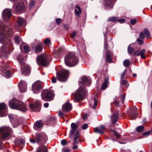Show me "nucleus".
Segmentation results:
<instances>
[{
	"label": "nucleus",
	"instance_id": "5fc2aeb1",
	"mask_svg": "<svg viewBox=\"0 0 152 152\" xmlns=\"http://www.w3.org/2000/svg\"><path fill=\"white\" fill-rule=\"evenodd\" d=\"M56 79L55 77H53L52 78L51 82L53 83H56Z\"/></svg>",
	"mask_w": 152,
	"mask_h": 152
},
{
	"label": "nucleus",
	"instance_id": "aec40b11",
	"mask_svg": "<svg viewBox=\"0 0 152 152\" xmlns=\"http://www.w3.org/2000/svg\"><path fill=\"white\" fill-rule=\"evenodd\" d=\"M5 64H4L2 65L1 66L2 67L1 70L2 71V73L4 76L7 78H9L11 77V73L10 71L7 70L5 71V69L7 68L6 66H4Z\"/></svg>",
	"mask_w": 152,
	"mask_h": 152
},
{
	"label": "nucleus",
	"instance_id": "c03bdc74",
	"mask_svg": "<svg viewBox=\"0 0 152 152\" xmlns=\"http://www.w3.org/2000/svg\"><path fill=\"white\" fill-rule=\"evenodd\" d=\"M107 84H105L104 83H103L102 86L101 87V89L102 90H105L106 89L107 86Z\"/></svg>",
	"mask_w": 152,
	"mask_h": 152
},
{
	"label": "nucleus",
	"instance_id": "0e129e2a",
	"mask_svg": "<svg viewBox=\"0 0 152 152\" xmlns=\"http://www.w3.org/2000/svg\"><path fill=\"white\" fill-rule=\"evenodd\" d=\"M44 106L45 107L47 108L49 106V104L48 103H45L44 105Z\"/></svg>",
	"mask_w": 152,
	"mask_h": 152
},
{
	"label": "nucleus",
	"instance_id": "5701e85b",
	"mask_svg": "<svg viewBox=\"0 0 152 152\" xmlns=\"http://www.w3.org/2000/svg\"><path fill=\"white\" fill-rule=\"evenodd\" d=\"M42 49V47L41 45H35L33 47V50L36 53H38L41 52Z\"/></svg>",
	"mask_w": 152,
	"mask_h": 152
},
{
	"label": "nucleus",
	"instance_id": "dca6fc26",
	"mask_svg": "<svg viewBox=\"0 0 152 152\" xmlns=\"http://www.w3.org/2000/svg\"><path fill=\"white\" fill-rule=\"evenodd\" d=\"M72 108L71 104L68 102H66L62 106V110L63 112L67 113L71 111Z\"/></svg>",
	"mask_w": 152,
	"mask_h": 152
},
{
	"label": "nucleus",
	"instance_id": "58836bf2",
	"mask_svg": "<svg viewBox=\"0 0 152 152\" xmlns=\"http://www.w3.org/2000/svg\"><path fill=\"white\" fill-rule=\"evenodd\" d=\"M23 48L25 53L28 52L30 51V48L28 46H24L23 47Z\"/></svg>",
	"mask_w": 152,
	"mask_h": 152
},
{
	"label": "nucleus",
	"instance_id": "a19ab883",
	"mask_svg": "<svg viewBox=\"0 0 152 152\" xmlns=\"http://www.w3.org/2000/svg\"><path fill=\"white\" fill-rule=\"evenodd\" d=\"M110 131L112 132H113L114 133L115 135L116 136L117 138H119L120 137V134L117 133L116 131H115L113 130H111Z\"/></svg>",
	"mask_w": 152,
	"mask_h": 152
},
{
	"label": "nucleus",
	"instance_id": "cd10ccee",
	"mask_svg": "<svg viewBox=\"0 0 152 152\" xmlns=\"http://www.w3.org/2000/svg\"><path fill=\"white\" fill-rule=\"evenodd\" d=\"M75 13L76 15L79 16L80 13H81L82 11L80 10V7L78 5H76L75 6Z\"/></svg>",
	"mask_w": 152,
	"mask_h": 152
},
{
	"label": "nucleus",
	"instance_id": "f704fd0d",
	"mask_svg": "<svg viewBox=\"0 0 152 152\" xmlns=\"http://www.w3.org/2000/svg\"><path fill=\"white\" fill-rule=\"evenodd\" d=\"M25 143V141L23 140H18L15 142V145L16 146H18V145L20 143H22L24 144Z\"/></svg>",
	"mask_w": 152,
	"mask_h": 152
},
{
	"label": "nucleus",
	"instance_id": "ea45409f",
	"mask_svg": "<svg viewBox=\"0 0 152 152\" xmlns=\"http://www.w3.org/2000/svg\"><path fill=\"white\" fill-rule=\"evenodd\" d=\"M98 104V101L96 98H95L94 103L93 107V108L94 109H95L96 106Z\"/></svg>",
	"mask_w": 152,
	"mask_h": 152
},
{
	"label": "nucleus",
	"instance_id": "7ed1b4c3",
	"mask_svg": "<svg viewBox=\"0 0 152 152\" xmlns=\"http://www.w3.org/2000/svg\"><path fill=\"white\" fill-rule=\"evenodd\" d=\"M135 44H132L130 45L128 47V54L130 55H132L134 56H140L141 58L142 59H145L146 58L145 55V50L143 49L140 52L139 51H135L134 49V46Z\"/></svg>",
	"mask_w": 152,
	"mask_h": 152
},
{
	"label": "nucleus",
	"instance_id": "4468645a",
	"mask_svg": "<svg viewBox=\"0 0 152 152\" xmlns=\"http://www.w3.org/2000/svg\"><path fill=\"white\" fill-rule=\"evenodd\" d=\"M30 67L28 66L25 64L22 66L21 69V73L23 75H26L30 73Z\"/></svg>",
	"mask_w": 152,
	"mask_h": 152
},
{
	"label": "nucleus",
	"instance_id": "a211bd4d",
	"mask_svg": "<svg viewBox=\"0 0 152 152\" xmlns=\"http://www.w3.org/2000/svg\"><path fill=\"white\" fill-rule=\"evenodd\" d=\"M80 84H85L89 86L91 84V80L89 77L84 76L82 77L81 79Z\"/></svg>",
	"mask_w": 152,
	"mask_h": 152
},
{
	"label": "nucleus",
	"instance_id": "39448f33",
	"mask_svg": "<svg viewBox=\"0 0 152 152\" xmlns=\"http://www.w3.org/2000/svg\"><path fill=\"white\" fill-rule=\"evenodd\" d=\"M86 92V89L84 86L80 87L75 93V102H78L83 99V97Z\"/></svg>",
	"mask_w": 152,
	"mask_h": 152
},
{
	"label": "nucleus",
	"instance_id": "864d4df0",
	"mask_svg": "<svg viewBox=\"0 0 152 152\" xmlns=\"http://www.w3.org/2000/svg\"><path fill=\"white\" fill-rule=\"evenodd\" d=\"M87 114L86 113L82 115V118L84 120H86L87 119Z\"/></svg>",
	"mask_w": 152,
	"mask_h": 152
},
{
	"label": "nucleus",
	"instance_id": "3c124183",
	"mask_svg": "<svg viewBox=\"0 0 152 152\" xmlns=\"http://www.w3.org/2000/svg\"><path fill=\"white\" fill-rule=\"evenodd\" d=\"M61 144L63 145H65L66 144L67 141L66 140H63L61 141Z\"/></svg>",
	"mask_w": 152,
	"mask_h": 152
},
{
	"label": "nucleus",
	"instance_id": "72a5a7b5",
	"mask_svg": "<svg viewBox=\"0 0 152 152\" xmlns=\"http://www.w3.org/2000/svg\"><path fill=\"white\" fill-rule=\"evenodd\" d=\"M144 31L147 38H149L150 35L148 31L146 28H145L144 29Z\"/></svg>",
	"mask_w": 152,
	"mask_h": 152
},
{
	"label": "nucleus",
	"instance_id": "de8ad7c7",
	"mask_svg": "<svg viewBox=\"0 0 152 152\" xmlns=\"http://www.w3.org/2000/svg\"><path fill=\"white\" fill-rule=\"evenodd\" d=\"M88 127V124H84L82 127V128L83 129H86Z\"/></svg>",
	"mask_w": 152,
	"mask_h": 152
},
{
	"label": "nucleus",
	"instance_id": "603ef678",
	"mask_svg": "<svg viewBox=\"0 0 152 152\" xmlns=\"http://www.w3.org/2000/svg\"><path fill=\"white\" fill-rule=\"evenodd\" d=\"M145 37V36L144 34L142 32H141L140 34V38L143 39H144Z\"/></svg>",
	"mask_w": 152,
	"mask_h": 152
},
{
	"label": "nucleus",
	"instance_id": "0eeeda50",
	"mask_svg": "<svg viewBox=\"0 0 152 152\" xmlns=\"http://www.w3.org/2000/svg\"><path fill=\"white\" fill-rule=\"evenodd\" d=\"M42 99L46 101H49L53 99V95L52 92L47 90H44L41 94Z\"/></svg>",
	"mask_w": 152,
	"mask_h": 152
},
{
	"label": "nucleus",
	"instance_id": "a878e982",
	"mask_svg": "<svg viewBox=\"0 0 152 152\" xmlns=\"http://www.w3.org/2000/svg\"><path fill=\"white\" fill-rule=\"evenodd\" d=\"M42 126V124L41 122L37 121L35 123L34 127L36 130H39V129Z\"/></svg>",
	"mask_w": 152,
	"mask_h": 152
},
{
	"label": "nucleus",
	"instance_id": "69168bd1",
	"mask_svg": "<svg viewBox=\"0 0 152 152\" xmlns=\"http://www.w3.org/2000/svg\"><path fill=\"white\" fill-rule=\"evenodd\" d=\"M64 28L66 30H68L69 28V26L67 25H65L64 26Z\"/></svg>",
	"mask_w": 152,
	"mask_h": 152
},
{
	"label": "nucleus",
	"instance_id": "473e14b6",
	"mask_svg": "<svg viewBox=\"0 0 152 152\" xmlns=\"http://www.w3.org/2000/svg\"><path fill=\"white\" fill-rule=\"evenodd\" d=\"M20 38L18 36H15L14 38V40L15 43L17 44H19L20 43Z\"/></svg>",
	"mask_w": 152,
	"mask_h": 152
},
{
	"label": "nucleus",
	"instance_id": "8fccbe9b",
	"mask_svg": "<svg viewBox=\"0 0 152 152\" xmlns=\"http://www.w3.org/2000/svg\"><path fill=\"white\" fill-rule=\"evenodd\" d=\"M151 133V132L150 131H148L146 132H144L142 134L143 136H146L149 135Z\"/></svg>",
	"mask_w": 152,
	"mask_h": 152
},
{
	"label": "nucleus",
	"instance_id": "393cba45",
	"mask_svg": "<svg viewBox=\"0 0 152 152\" xmlns=\"http://www.w3.org/2000/svg\"><path fill=\"white\" fill-rule=\"evenodd\" d=\"M113 54L110 51H108L106 56V59L107 61L110 63L112 61V58L113 57Z\"/></svg>",
	"mask_w": 152,
	"mask_h": 152
},
{
	"label": "nucleus",
	"instance_id": "c9c22d12",
	"mask_svg": "<svg viewBox=\"0 0 152 152\" xmlns=\"http://www.w3.org/2000/svg\"><path fill=\"white\" fill-rule=\"evenodd\" d=\"M118 17H113L110 18L108 20V21H112L113 22H115L117 21L118 20Z\"/></svg>",
	"mask_w": 152,
	"mask_h": 152
},
{
	"label": "nucleus",
	"instance_id": "680f3d73",
	"mask_svg": "<svg viewBox=\"0 0 152 152\" xmlns=\"http://www.w3.org/2000/svg\"><path fill=\"white\" fill-rule=\"evenodd\" d=\"M78 143V141L77 140H74V142L73 143V144L74 145H75L77 144Z\"/></svg>",
	"mask_w": 152,
	"mask_h": 152
},
{
	"label": "nucleus",
	"instance_id": "79ce46f5",
	"mask_svg": "<svg viewBox=\"0 0 152 152\" xmlns=\"http://www.w3.org/2000/svg\"><path fill=\"white\" fill-rule=\"evenodd\" d=\"M45 44H49L51 43L50 40L49 38H47L44 40Z\"/></svg>",
	"mask_w": 152,
	"mask_h": 152
},
{
	"label": "nucleus",
	"instance_id": "6e6552de",
	"mask_svg": "<svg viewBox=\"0 0 152 152\" xmlns=\"http://www.w3.org/2000/svg\"><path fill=\"white\" fill-rule=\"evenodd\" d=\"M57 77L58 80L60 81L64 82L67 80L69 75L68 70L65 69L61 70L60 73L57 74Z\"/></svg>",
	"mask_w": 152,
	"mask_h": 152
},
{
	"label": "nucleus",
	"instance_id": "f257e3e1",
	"mask_svg": "<svg viewBox=\"0 0 152 152\" xmlns=\"http://www.w3.org/2000/svg\"><path fill=\"white\" fill-rule=\"evenodd\" d=\"M64 61L66 66L72 67L76 65L78 63L79 60L74 53H70L65 56Z\"/></svg>",
	"mask_w": 152,
	"mask_h": 152
},
{
	"label": "nucleus",
	"instance_id": "2f4dec72",
	"mask_svg": "<svg viewBox=\"0 0 152 152\" xmlns=\"http://www.w3.org/2000/svg\"><path fill=\"white\" fill-rule=\"evenodd\" d=\"M5 40L4 33L1 32L0 34V41L1 42H4Z\"/></svg>",
	"mask_w": 152,
	"mask_h": 152
},
{
	"label": "nucleus",
	"instance_id": "9d476101",
	"mask_svg": "<svg viewBox=\"0 0 152 152\" xmlns=\"http://www.w3.org/2000/svg\"><path fill=\"white\" fill-rule=\"evenodd\" d=\"M42 83L39 81H37L34 83L32 86V90L34 93L37 94L42 89Z\"/></svg>",
	"mask_w": 152,
	"mask_h": 152
},
{
	"label": "nucleus",
	"instance_id": "1a4fd4ad",
	"mask_svg": "<svg viewBox=\"0 0 152 152\" xmlns=\"http://www.w3.org/2000/svg\"><path fill=\"white\" fill-rule=\"evenodd\" d=\"M36 61L39 65L41 64L44 66H46L48 64L47 56L43 55L38 56L37 58Z\"/></svg>",
	"mask_w": 152,
	"mask_h": 152
},
{
	"label": "nucleus",
	"instance_id": "ddd939ff",
	"mask_svg": "<svg viewBox=\"0 0 152 152\" xmlns=\"http://www.w3.org/2000/svg\"><path fill=\"white\" fill-rule=\"evenodd\" d=\"M18 85L19 88L20 92L23 93L26 91L27 84L26 82L21 80L18 83Z\"/></svg>",
	"mask_w": 152,
	"mask_h": 152
},
{
	"label": "nucleus",
	"instance_id": "37998d69",
	"mask_svg": "<svg viewBox=\"0 0 152 152\" xmlns=\"http://www.w3.org/2000/svg\"><path fill=\"white\" fill-rule=\"evenodd\" d=\"M61 19L59 18H58L56 19V22L57 24L59 25L61 23Z\"/></svg>",
	"mask_w": 152,
	"mask_h": 152
},
{
	"label": "nucleus",
	"instance_id": "bb28decb",
	"mask_svg": "<svg viewBox=\"0 0 152 152\" xmlns=\"http://www.w3.org/2000/svg\"><path fill=\"white\" fill-rule=\"evenodd\" d=\"M118 118V114H114L112 115L111 119L113 124H115L117 121Z\"/></svg>",
	"mask_w": 152,
	"mask_h": 152
},
{
	"label": "nucleus",
	"instance_id": "052dcab7",
	"mask_svg": "<svg viewBox=\"0 0 152 152\" xmlns=\"http://www.w3.org/2000/svg\"><path fill=\"white\" fill-rule=\"evenodd\" d=\"M122 83L123 84L126 85L127 83V82L126 80H124L122 81Z\"/></svg>",
	"mask_w": 152,
	"mask_h": 152
},
{
	"label": "nucleus",
	"instance_id": "f03ea898",
	"mask_svg": "<svg viewBox=\"0 0 152 152\" xmlns=\"http://www.w3.org/2000/svg\"><path fill=\"white\" fill-rule=\"evenodd\" d=\"M9 105L12 109L19 110L22 112H25L27 110L24 103L15 99L10 100L9 102Z\"/></svg>",
	"mask_w": 152,
	"mask_h": 152
},
{
	"label": "nucleus",
	"instance_id": "c756f323",
	"mask_svg": "<svg viewBox=\"0 0 152 152\" xmlns=\"http://www.w3.org/2000/svg\"><path fill=\"white\" fill-rule=\"evenodd\" d=\"M144 127L142 126H138L136 128V131L138 132H141L143 131Z\"/></svg>",
	"mask_w": 152,
	"mask_h": 152
},
{
	"label": "nucleus",
	"instance_id": "f8f14e48",
	"mask_svg": "<svg viewBox=\"0 0 152 152\" xmlns=\"http://www.w3.org/2000/svg\"><path fill=\"white\" fill-rule=\"evenodd\" d=\"M12 10L10 9H6L2 13L3 18L7 21L8 19H10L11 16Z\"/></svg>",
	"mask_w": 152,
	"mask_h": 152
},
{
	"label": "nucleus",
	"instance_id": "49530a36",
	"mask_svg": "<svg viewBox=\"0 0 152 152\" xmlns=\"http://www.w3.org/2000/svg\"><path fill=\"white\" fill-rule=\"evenodd\" d=\"M137 22V20L136 19H132L130 21V23L132 25H134Z\"/></svg>",
	"mask_w": 152,
	"mask_h": 152
},
{
	"label": "nucleus",
	"instance_id": "4c0bfd02",
	"mask_svg": "<svg viewBox=\"0 0 152 152\" xmlns=\"http://www.w3.org/2000/svg\"><path fill=\"white\" fill-rule=\"evenodd\" d=\"M35 2L34 1H32L30 2L29 4V8L30 10L33 8Z\"/></svg>",
	"mask_w": 152,
	"mask_h": 152
},
{
	"label": "nucleus",
	"instance_id": "b1692460",
	"mask_svg": "<svg viewBox=\"0 0 152 152\" xmlns=\"http://www.w3.org/2000/svg\"><path fill=\"white\" fill-rule=\"evenodd\" d=\"M37 152H48V149L44 145H40L38 147Z\"/></svg>",
	"mask_w": 152,
	"mask_h": 152
},
{
	"label": "nucleus",
	"instance_id": "bf43d9fd",
	"mask_svg": "<svg viewBox=\"0 0 152 152\" xmlns=\"http://www.w3.org/2000/svg\"><path fill=\"white\" fill-rule=\"evenodd\" d=\"M125 71H124V72L122 73V75L121 76V80H122L124 77V75L125 74Z\"/></svg>",
	"mask_w": 152,
	"mask_h": 152
},
{
	"label": "nucleus",
	"instance_id": "423d86ee",
	"mask_svg": "<svg viewBox=\"0 0 152 152\" xmlns=\"http://www.w3.org/2000/svg\"><path fill=\"white\" fill-rule=\"evenodd\" d=\"M12 134V131L11 128L7 126L0 128V135H2V139H8Z\"/></svg>",
	"mask_w": 152,
	"mask_h": 152
},
{
	"label": "nucleus",
	"instance_id": "f3484780",
	"mask_svg": "<svg viewBox=\"0 0 152 152\" xmlns=\"http://www.w3.org/2000/svg\"><path fill=\"white\" fill-rule=\"evenodd\" d=\"M117 0H104V4L108 8H112L114 3Z\"/></svg>",
	"mask_w": 152,
	"mask_h": 152
},
{
	"label": "nucleus",
	"instance_id": "e2e57ef3",
	"mask_svg": "<svg viewBox=\"0 0 152 152\" xmlns=\"http://www.w3.org/2000/svg\"><path fill=\"white\" fill-rule=\"evenodd\" d=\"M122 102L123 103H124V99H125V96L124 95H122Z\"/></svg>",
	"mask_w": 152,
	"mask_h": 152
},
{
	"label": "nucleus",
	"instance_id": "4d7b16f0",
	"mask_svg": "<svg viewBox=\"0 0 152 152\" xmlns=\"http://www.w3.org/2000/svg\"><path fill=\"white\" fill-rule=\"evenodd\" d=\"M137 41L138 42L140 45L142 44L144 42L142 40H141L139 39H137Z\"/></svg>",
	"mask_w": 152,
	"mask_h": 152
},
{
	"label": "nucleus",
	"instance_id": "412c9836",
	"mask_svg": "<svg viewBox=\"0 0 152 152\" xmlns=\"http://www.w3.org/2000/svg\"><path fill=\"white\" fill-rule=\"evenodd\" d=\"M105 129V127L104 125L100 126L99 127H96L94 129V132L101 134L104 133V131Z\"/></svg>",
	"mask_w": 152,
	"mask_h": 152
},
{
	"label": "nucleus",
	"instance_id": "6ab92c4d",
	"mask_svg": "<svg viewBox=\"0 0 152 152\" xmlns=\"http://www.w3.org/2000/svg\"><path fill=\"white\" fill-rule=\"evenodd\" d=\"M71 129L70 131L69 137H72L78 127V125L75 123H72L71 125Z\"/></svg>",
	"mask_w": 152,
	"mask_h": 152
},
{
	"label": "nucleus",
	"instance_id": "c85d7f7f",
	"mask_svg": "<svg viewBox=\"0 0 152 152\" xmlns=\"http://www.w3.org/2000/svg\"><path fill=\"white\" fill-rule=\"evenodd\" d=\"M25 22L24 20L20 17L18 18L17 20V23L20 26H22Z\"/></svg>",
	"mask_w": 152,
	"mask_h": 152
},
{
	"label": "nucleus",
	"instance_id": "20e7f679",
	"mask_svg": "<svg viewBox=\"0 0 152 152\" xmlns=\"http://www.w3.org/2000/svg\"><path fill=\"white\" fill-rule=\"evenodd\" d=\"M48 140V136L44 132L37 133L36 134L35 139H30V141L33 143L36 142L41 144L45 143Z\"/></svg>",
	"mask_w": 152,
	"mask_h": 152
},
{
	"label": "nucleus",
	"instance_id": "338daca9",
	"mask_svg": "<svg viewBox=\"0 0 152 152\" xmlns=\"http://www.w3.org/2000/svg\"><path fill=\"white\" fill-rule=\"evenodd\" d=\"M108 45L106 43L104 44V48L106 50H107L108 47Z\"/></svg>",
	"mask_w": 152,
	"mask_h": 152
},
{
	"label": "nucleus",
	"instance_id": "09e8293b",
	"mask_svg": "<svg viewBox=\"0 0 152 152\" xmlns=\"http://www.w3.org/2000/svg\"><path fill=\"white\" fill-rule=\"evenodd\" d=\"M7 34L9 35V36H11V35L12 34V30L11 28H9V30L8 32H7Z\"/></svg>",
	"mask_w": 152,
	"mask_h": 152
},
{
	"label": "nucleus",
	"instance_id": "13d9d810",
	"mask_svg": "<svg viewBox=\"0 0 152 152\" xmlns=\"http://www.w3.org/2000/svg\"><path fill=\"white\" fill-rule=\"evenodd\" d=\"M125 20L123 18L120 20L118 19L117 21H119L121 23H123L125 22Z\"/></svg>",
	"mask_w": 152,
	"mask_h": 152
},
{
	"label": "nucleus",
	"instance_id": "7c9ffc66",
	"mask_svg": "<svg viewBox=\"0 0 152 152\" xmlns=\"http://www.w3.org/2000/svg\"><path fill=\"white\" fill-rule=\"evenodd\" d=\"M8 48L7 46L6 45L3 46L0 50V52H7V51L8 50Z\"/></svg>",
	"mask_w": 152,
	"mask_h": 152
},
{
	"label": "nucleus",
	"instance_id": "e433bc0d",
	"mask_svg": "<svg viewBox=\"0 0 152 152\" xmlns=\"http://www.w3.org/2000/svg\"><path fill=\"white\" fill-rule=\"evenodd\" d=\"M123 64L124 66L126 67L129 65L130 63L128 60H126L124 61Z\"/></svg>",
	"mask_w": 152,
	"mask_h": 152
},
{
	"label": "nucleus",
	"instance_id": "2eb2a0df",
	"mask_svg": "<svg viewBox=\"0 0 152 152\" xmlns=\"http://www.w3.org/2000/svg\"><path fill=\"white\" fill-rule=\"evenodd\" d=\"M40 103L37 102L34 104H29V108L32 111L39 112L40 110Z\"/></svg>",
	"mask_w": 152,
	"mask_h": 152
},
{
	"label": "nucleus",
	"instance_id": "774afa93",
	"mask_svg": "<svg viewBox=\"0 0 152 152\" xmlns=\"http://www.w3.org/2000/svg\"><path fill=\"white\" fill-rule=\"evenodd\" d=\"M64 151L65 152H69L70 151L69 148H67L66 149H65L64 150Z\"/></svg>",
	"mask_w": 152,
	"mask_h": 152
},
{
	"label": "nucleus",
	"instance_id": "4be33fe9",
	"mask_svg": "<svg viewBox=\"0 0 152 152\" xmlns=\"http://www.w3.org/2000/svg\"><path fill=\"white\" fill-rule=\"evenodd\" d=\"M24 4L23 2L18 3L16 6L14 8L16 12L22 10L24 8Z\"/></svg>",
	"mask_w": 152,
	"mask_h": 152
},
{
	"label": "nucleus",
	"instance_id": "6e6d98bb",
	"mask_svg": "<svg viewBox=\"0 0 152 152\" xmlns=\"http://www.w3.org/2000/svg\"><path fill=\"white\" fill-rule=\"evenodd\" d=\"M109 78L108 77H106L105 79L104 83L107 84L108 83Z\"/></svg>",
	"mask_w": 152,
	"mask_h": 152
},
{
	"label": "nucleus",
	"instance_id": "9b49d317",
	"mask_svg": "<svg viewBox=\"0 0 152 152\" xmlns=\"http://www.w3.org/2000/svg\"><path fill=\"white\" fill-rule=\"evenodd\" d=\"M8 114L7 105L4 103H0V116H5Z\"/></svg>",
	"mask_w": 152,
	"mask_h": 152
},
{
	"label": "nucleus",
	"instance_id": "a18cd8bd",
	"mask_svg": "<svg viewBox=\"0 0 152 152\" xmlns=\"http://www.w3.org/2000/svg\"><path fill=\"white\" fill-rule=\"evenodd\" d=\"M77 33V32L76 31H74L72 32L71 34V37L72 38H74Z\"/></svg>",
	"mask_w": 152,
	"mask_h": 152
}]
</instances>
